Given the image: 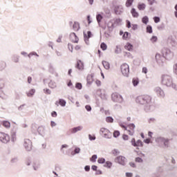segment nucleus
<instances>
[{"mask_svg":"<svg viewBox=\"0 0 177 177\" xmlns=\"http://www.w3.org/2000/svg\"><path fill=\"white\" fill-rule=\"evenodd\" d=\"M136 103L138 104H144L145 106V110L146 111H149L151 110V97L149 95H140L136 98Z\"/></svg>","mask_w":177,"mask_h":177,"instance_id":"nucleus-1","label":"nucleus"},{"mask_svg":"<svg viewBox=\"0 0 177 177\" xmlns=\"http://www.w3.org/2000/svg\"><path fill=\"white\" fill-rule=\"evenodd\" d=\"M161 84L169 88H172L174 91H177V86L174 81L172 77L169 75H162L161 77Z\"/></svg>","mask_w":177,"mask_h":177,"instance_id":"nucleus-2","label":"nucleus"},{"mask_svg":"<svg viewBox=\"0 0 177 177\" xmlns=\"http://www.w3.org/2000/svg\"><path fill=\"white\" fill-rule=\"evenodd\" d=\"M155 142L159 145V146H165V147H169V139L164 137H158L156 138Z\"/></svg>","mask_w":177,"mask_h":177,"instance_id":"nucleus-3","label":"nucleus"},{"mask_svg":"<svg viewBox=\"0 0 177 177\" xmlns=\"http://www.w3.org/2000/svg\"><path fill=\"white\" fill-rule=\"evenodd\" d=\"M100 133L104 139H111L113 138V133L107 128L102 127L100 130Z\"/></svg>","mask_w":177,"mask_h":177,"instance_id":"nucleus-4","label":"nucleus"},{"mask_svg":"<svg viewBox=\"0 0 177 177\" xmlns=\"http://www.w3.org/2000/svg\"><path fill=\"white\" fill-rule=\"evenodd\" d=\"M120 70L124 77H129V65H128V64L124 63L122 64L120 66Z\"/></svg>","mask_w":177,"mask_h":177,"instance_id":"nucleus-5","label":"nucleus"},{"mask_svg":"<svg viewBox=\"0 0 177 177\" xmlns=\"http://www.w3.org/2000/svg\"><path fill=\"white\" fill-rule=\"evenodd\" d=\"M111 99L113 102H115L116 103H122V102H124V98H122V95L118 94V93H112Z\"/></svg>","mask_w":177,"mask_h":177,"instance_id":"nucleus-6","label":"nucleus"},{"mask_svg":"<svg viewBox=\"0 0 177 177\" xmlns=\"http://www.w3.org/2000/svg\"><path fill=\"white\" fill-rule=\"evenodd\" d=\"M24 147L27 151H31L32 150V142L28 138L24 140Z\"/></svg>","mask_w":177,"mask_h":177,"instance_id":"nucleus-7","label":"nucleus"},{"mask_svg":"<svg viewBox=\"0 0 177 177\" xmlns=\"http://www.w3.org/2000/svg\"><path fill=\"white\" fill-rule=\"evenodd\" d=\"M131 146L136 147V149H139V147H143V142L140 140H138L137 141L135 138H132L131 140Z\"/></svg>","mask_w":177,"mask_h":177,"instance_id":"nucleus-8","label":"nucleus"},{"mask_svg":"<svg viewBox=\"0 0 177 177\" xmlns=\"http://www.w3.org/2000/svg\"><path fill=\"white\" fill-rule=\"evenodd\" d=\"M10 141V136L5 133H0V142L2 143H8Z\"/></svg>","mask_w":177,"mask_h":177,"instance_id":"nucleus-9","label":"nucleus"},{"mask_svg":"<svg viewBox=\"0 0 177 177\" xmlns=\"http://www.w3.org/2000/svg\"><path fill=\"white\" fill-rule=\"evenodd\" d=\"M154 92L156 93L158 96H159V97H165V93H164V90H162L161 87H155Z\"/></svg>","mask_w":177,"mask_h":177,"instance_id":"nucleus-10","label":"nucleus"},{"mask_svg":"<svg viewBox=\"0 0 177 177\" xmlns=\"http://www.w3.org/2000/svg\"><path fill=\"white\" fill-rule=\"evenodd\" d=\"M127 127L129 128V129L127 131L129 133V135H130V136H133V134L135 133V129L136 128V126L135 125V124L133 123H131L129 124Z\"/></svg>","mask_w":177,"mask_h":177,"instance_id":"nucleus-11","label":"nucleus"},{"mask_svg":"<svg viewBox=\"0 0 177 177\" xmlns=\"http://www.w3.org/2000/svg\"><path fill=\"white\" fill-rule=\"evenodd\" d=\"M115 161L120 165H125L127 162V158L122 156H119L115 159Z\"/></svg>","mask_w":177,"mask_h":177,"instance_id":"nucleus-12","label":"nucleus"},{"mask_svg":"<svg viewBox=\"0 0 177 177\" xmlns=\"http://www.w3.org/2000/svg\"><path fill=\"white\" fill-rule=\"evenodd\" d=\"M155 59L159 66H162V64H164V57L161 56V55L156 54Z\"/></svg>","mask_w":177,"mask_h":177,"instance_id":"nucleus-13","label":"nucleus"},{"mask_svg":"<svg viewBox=\"0 0 177 177\" xmlns=\"http://www.w3.org/2000/svg\"><path fill=\"white\" fill-rule=\"evenodd\" d=\"M115 13L116 15H122V13H124V7H122V6H116L115 7Z\"/></svg>","mask_w":177,"mask_h":177,"instance_id":"nucleus-14","label":"nucleus"},{"mask_svg":"<svg viewBox=\"0 0 177 177\" xmlns=\"http://www.w3.org/2000/svg\"><path fill=\"white\" fill-rule=\"evenodd\" d=\"M70 39L75 44H78V41H80V39H78V37H77V35H75L74 32L70 34Z\"/></svg>","mask_w":177,"mask_h":177,"instance_id":"nucleus-15","label":"nucleus"},{"mask_svg":"<svg viewBox=\"0 0 177 177\" xmlns=\"http://www.w3.org/2000/svg\"><path fill=\"white\" fill-rule=\"evenodd\" d=\"M32 167L35 171H38L41 167V162H39V161H35L33 162Z\"/></svg>","mask_w":177,"mask_h":177,"instance_id":"nucleus-16","label":"nucleus"},{"mask_svg":"<svg viewBox=\"0 0 177 177\" xmlns=\"http://www.w3.org/2000/svg\"><path fill=\"white\" fill-rule=\"evenodd\" d=\"M124 48L126 49V50L132 52V50H133V45H132V44H131V43L128 42L125 44Z\"/></svg>","mask_w":177,"mask_h":177,"instance_id":"nucleus-17","label":"nucleus"},{"mask_svg":"<svg viewBox=\"0 0 177 177\" xmlns=\"http://www.w3.org/2000/svg\"><path fill=\"white\" fill-rule=\"evenodd\" d=\"M48 86L52 89H55V88H57V83L55 80H50L48 83Z\"/></svg>","mask_w":177,"mask_h":177,"instance_id":"nucleus-18","label":"nucleus"},{"mask_svg":"<svg viewBox=\"0 0 177 177\" xmlns=\"http://www.w3.org/2000/svg\"><path fill=\"white\" fill-rule=\"evenodd\" d=\"M77 68L78 70H83L84 69V62L81 60H78L77 62Z\"/></svg>","mask_w":177,"mask_h":177,"instance_id":"nucleus-19","label":"nucleus"},{"mask_svg":"<svg viewBox=\"0 0 177 177\" xmlns=\"http://www.w3.org/2000/svg\"><path fill=\"white\" fill-rule=\"evenodd\" d=\"M93 82V75H88L87 76V84L88 85H92Z\"/></svg>","mask_w":177,"mask_h":177,"instance_id":"nucleus-20","label":"nucleus"},{"mask_svg":"<svg viewBox=\"0 0 177 177\" xmlns=\"http://www.w3.org/2000/svg\"><path fill=\"white\" fill-rule=\"evenodd\" d=\"M98 92H101V93L100 94V97H101V99H103L104 100H106V99H107V94L106 93V92H102V90H98Z\"/></svg>","mask_w":177,"mask_h":177,"instance_id":"nucleus-21","label":"nucleus"},{"mask_svg":"<svg viewBox=\"0 0 177 177\" xmlns=\"http://www.w3.org/2000/svg\"><path fill=\"white\" fill-rule=\"evenodd\" d=\"M102 63L105 70H109L110 68V62L107 61H102Z\"/></svg>","mask_w":177,"mask_h":177,"instance_id":"nucleus-22","label":"nucleus"},{"mask_svg":"<svg viewBox=\"0 0 177 177\" xmlns=\"http://www.w3.org/2000/svg\"><path fill=\"white\" fill-rule=\"evenodd\" d=\"M80 131H82V127L79 126L77 127H74L71 129L72 133H76V132H78Z\"/></svg>","mask_w":177,"mask_h":177,"instance_id":"nucleus-23","label":"nucleus"},{"mask_svg":"<svg viewBox=\"0 0 177 177\" xmlns=\"http://www.w3.org/2000/svg\"><path fill=\"white\" fill-rule=\"evenodd\" d=\"M96 20L98 24H100V23H102V20H103V15H102V14H97Z\"/></svg>","mask_w":177,"mask_h":177,"instance_id":"nucleus-24","label":"nucleus"},{"mask_svg":"<svg viewBox=\"0 0 177 177\" xmlns=\"http://www.w3.org/2000/svg\"><path fill=\"white\" fill-rule=\"evenodd\" d=\"M131 13L133 17H139V13L138 12H136V10L135 8L131 9Z\"/></svg>","mask_w":177,"mask_h":177,"instance_id":"nucleus-25","label":"nucleus"},{"mask_svg":"<svg viewBox=\"0 0 177 177\" xmlns=\"http://www.w3.org/2000/svg\"><path fill=\"white\" fill-rule=\"evenodd\" d=\"M34 93H35V89L32 88L30 91H29L26 93V95H27V96H28V97H31L34 96Z\"/></svg>","mask_w":177,"mask_h":177,"instance_id":"nucleus-26","label":"nucleus"},{"mask_svg":"<svg viewBox=\"0 0 177 177\" xmlns=\"http://www.w3.org/2000/svg\"><path fill=\"white\" fill-rule=\"evenodd\" d=\"M73 29L74 31H78V30H80V24L78 22H74Z\"/></svg>","mask_w":177,"mask_h":177,"instance_id":"nucleus-27","label":"nucleus"},{"mask_svg":"<svg viewBox=\"0 0 177 177\" xmlns=\"http://www.w3.org/2000/svg\"><path fill=\"white\" fill-rule=\"evenodd\" d=\"M107 27L109 31H113V29L114 28V24H113V21H110L107 24Z\"/></svg>","mask_w":177,"mask_h":177,"instance_id":"nucleus-28","label":"nucleus"},{"mask_svg":"<svg viewBox=\"0 0 177 177\" xmlns=\"http://www.w3.org/2000/svg\"><path fill=\"white\" fill-rule=\"evenodd\" d=\"M138 9L139 10H145V9H146V4L145 3H139L138 6Z\"/></svg>","mask_w":177,"mask_h":177,"instance_id":"nucleus-29","label":"nucleus"},{"mask_svg":"<svg viewBox=\"0 0 177 177\" xmlns=\"http://www.w3.org/2000/svg\"><path fill=\"white\" fill-rule=\"evenodd\" d=\"M106 168H111L113 167V162L110 161H106L104 165Z\"/></svg>","mask_w":177,"mask_h":177,"instance_id":"nucleus-30","label":"nucleus"},{"mask_svg":"<svg viewBox=\"0 0 177 177\" xmlns=\"http://www.w3.org/2000/svg\"><path fill=\"white\" fill-rule=\"evenodd\" d=\"M142 22L143 23V24L147 25V23H149V17L145 16L144 17H142Z\"/></svg>","mask_w":177,"mask_h":177,"instance_id":"nucleus-31","label":"nucleus"},{"mask_svg":"<svg viewBox=\"0 0 177 177\" xmlns=\"http://www.w3.org/2000/svg\"><path fill=\"white\" fill-rule=\"evenodd\" d=\"M66 100H63V99H59V104H60V106H62V107H66Z\"/></svg>","mask_w":177,"mask_h":177,"instance_id":"nucleus-32","label":"nucleus"},{"mask_svg":"<svg viewBox=\"0 0 177 177\" xmlns=\"http://www.w3.org/2000/svg\"><path fill=\"white\" fill-rule=\"evenodd\" d=\"M11 138L12 139V142H16V139H17V137H16V131H12L11 132Z\"/></svg>","mask_w":177,"mask_h":177,"instance_id":"nucleus-33","label":"nucleus"},{"mask_svg":"<svg viewBox=\"0 0 177 177\" xmlns=\"http://www.w3.org/2000/svg\"><path fill=\"white\" fill-rule=\"evenodd\" d=\"M133 3V0H127V1H126L127 8H129V7L132 6Z\"/></svg>","mask_w":177,"mask_h":177,"instance_id":"nucleus-34","label":"nucleus"},{"mask_svg":"<svg viewBox=\"0 0 177 177\" xmlns=\"http://www.w3.org/2000/svg\"><path fill=\"white\" fill-rule=\"evenodd\" d=\"M158 38L157 37V36H152L150 39V41L152 44H156V42H157Z\"/></svg>","mask_w":177,"mask_h":177,"instance_id":"nucleus-35","label":"nucleus"},{"mask_svg":"<svg viewBox=\"0 0 177 177\" xmlns=\"http://www.w3.org/2000/svg\"><path fill=\"white\" fill-rule=\"evenodd\" d=\"M132 84L133 86H138L139 85V79H133Z\"/></svg>","mask_w":177,"mask_h":177,"instance_id":"nucleus-36","label":"nucleus"},{"mask_svg":"<svg viewBox=\"0 0 177 177\" xmlns=\"http://www.w3.org/2000/svg\"><path fill=\"white\" fill-rule=\"evenodd\" d=\"M3 125L5 127V128H10V122L8 121H4L3 122Z\"/></svg>","mask_w":177,"mask_h":177,"instance_id":"nucleus-37","label":"nucleus"},{"mask_svg":"<svg viewBox=\"0 0 177 177\" xmlns=\"http://www.w3.org/2000/svg\"><path fill=\"white\" fill-rule=\"evenodd\" d=\"M124 56L125 57H129V59H133V56L132 55V54H131V53H124Z\"/></svg>","mask_w":177,"mask_h":177,"instance_id":"nucleus-38","label":"nucleus"},{"mask_svg":"<svg viewBox=\"0 0 177 177\" xmlns=\"http://www.w3.org/2000/svg\"><path fill=\"white\" fill-rule=\"evenodd\" d=\"M111 153L113 154V156H118V154H120V151H118V149H113L111 151Z\"/></svg>","mask_w":177,"mask_h":177,"instance_id":"nucleus-39","label":"nucleus"},{"mask_svg":"<svg viewBox=\"0 0 177 177\" xmlns=\"http://www.w3.org/2000/svg\"><path fill=\"white\" fill-rule=\"evenodd\" d=\"M147 32H149V34H151L153 32V28H151V26H147Z\"/></svg>","mask_w":177,"mask_h":177,"instance_id":"nucleus-40","label":"nucleus"},{"mask_svg":"<svg viewBox=\"0 0 177 177\" xmlns=\"http://www.w3.org/2000/svg\"><path fill=\"white\" fill-rule=\"evenodd\" d=\"M97 162L99 164H104V162H106V159H104L103 158H99L97 160Z\"/></svg>","mask_w":177,"mask_h":177,"instance_id":"nucleus-41","label":"nucleus"},{"mask_svg":"<svg viewBox=\"0 0 177 177\" xmlns=\"http://www.w3.org/2000/svg\"><path fill=\"white\" fill-rule=\"evenodd\" d=\"M97 156L93 155V156L91 158L90 160L91 161V162H96V160H97Z\"/></svg>","mask_w":177,"mask_h":177,"instance_id":"nucleus-42","label":"nucleus"},{"mask_svg":"<svg viewBox=\"0 0 177 177\" xmlns=\"http://www.w3.org/2000/svg\"><path fill=\"white\" fill-rule=\"evenodd\" d=\"M100 47L102 50H106L107 49V45L104 43H102Z\"/></svg>","mask_w":177,"mask_h":177,"instance_id":"nucleus-43","label":"nucleus"},{"mask_svg":"<svg viewBox=\"0 0 177 177\" xmlns=\"http://www.w3.org/2000/svg\"><path fill=\"white\" fill-rule=\"evenodd\" d=\"M106 122H111H111H113L114 119H113L110 116H108V117L106 118Z\"/></svg>","mask_w":177,"mask_h":177,"instance_id":"nucleus-44","label":"nucleus"},{"mask_svg":"<svg viewBox=\"0 0 177 177\" xmlns=\"http://www.w3.org/2000/svg\"><path fill=\"white\" fill-rule=\"evenodd\" d=\"M121 52V48L118 46H116V48L115 50V53L118 55Z\"/></svg>","mask_w":177,"mask_h":177,"instance_id":"nucleus-45","label":"nucleus"},{"mask_svg":"<svg viewBox=\"0 0 177 177\" xmlns=\"http://www.w3.org/2000/svg\"><path fill=\"white\" fill-rule=\"evenodd\" d=\"M75 88H76V89H82V84L76 83Z\"/></svg>","mask_w":177,"mask_h":177,"instance_id":"nucleus-46","label":"nucleus"},{"mask_svg":"<svg viewBox=\"0 0 177 177\" xmlns=\"http://www.w3.org/2000/svg\"><path fill=\"white\" fill-rule=\"evenodd\" d=\"M44 92L46 93V95H50V93H52V91H50L49 88H44Z\"/></svg>","mask_w":177,"mask_h":177,"instance_id":"nucleus-47","label":"nucleus"},{"mask_svg":"<svg viewBox=\"0 0 177 177\" xmlns=\"http://www.w3.org/2000/svg\"><path fill=\"white\" fill-rule=\"evenodd\" d=\"M74 151H75V154H80V152L81 151V149L80 147H75Z\"/></svg>","mask_w":177,"mask_h":177,"instance_id":"nucleus-48","label":"nucleus"},{"mask_svg":"<svg viewBox=\"0 0 177 177\" xmlns=\"http://www.w3.org/2000/svg\"><path fill=\"white\" fill-rule=\"evenodd\" d=\"M120 136V131H115L113 132V137L114 138H118Z\"/></svg>","mask_w":177,"mask_h":177,"instance_id":"nucleus-49","label":"nucleus"},{"mask_svg":"<svg viewBox=\"0 0 177 177\" xmlns=\"http://www.w3.org/2000/svg\"><path fill=\"white\" fill-rule=\"evenodd\" d=\"M129 37V33L128 32H125L123 35V39H127Z\"/></svg>","mask_w":177,"mask_h":177,"instance_id":"nucleus-50","label":"nucleus"},{"mask_svg":"<svg viewBox=\"0 0 177 177\" xmlns=\"http://www.w3.org/2000/svg\"><path fill=\"white\" fill-rule=\"evenodd\" d=\"M28 57H31V56H37V57H38V56H39V55H38V54H37V53L33 52V53H30L29 55H28Z\"/></svg>","mask_w":177,"mask_h":177,"instance_id":"nucleus-51","label":"nucleus"},{"mask_svg":"<svg viewBox=\"0 0 177 177\" xmlns=\"http://www.w3.org/2000/svg\"><path fill=\"white\" fill-rule=\"evenodd\" d=\"M153 21H155V23H160V17H153Z\"/></svg>","mask_w":177,"mask_h":177,"instance_id":"nucleus-52","label":"nucleus"},{"mask_svg":"<svg viewBox=\"0 0 177 177\" xmlns=\"http://www.w3.org/2000/svg\"><path fill=\"white\" fill-rule=\"evenodd\" d=\"M85 109L87 111H92V107L90 105H86Z\"/></svg>","mask_w":177,"mask_h":177,"instance_id":"nucleus-53","label":"nucleus"},{"mask_svg":"<svg viewBox=\"0 0 177 177\" xmlns=\"http://www.w3.org/2000/svg\"><path fill=\"white\" fill-rule=\"evenodd\" d=\"M88 139H89V140H95L96 139V137H95V136H92V135L89 134Z\"/></svg>","mask_w":177,"mask_h":177,"instance_id":"nucleus-54","label":"nucleus"},{"mask_svg":"<svg viewBox=\"0 0 177 177\" xmlns=\"http://www.w3.org/2000/svg\"><path fill=\"white\" fill-rule=\"evenodd\" d=\"M91 36H92V33L91 32V31L87 32V36L86 35L84 34V37H86V38H91Z\"/></svg>","mask_w":177,"mask_h":177,"instance_id":"nucleus-55","label":"nucleus"},{"mask_svg":"<svg viewBox=\"0 0 177 177\" xmlns=\"http://www.w3.org/2000/svg\"><path fill=\"white\" fill-rule=\"evenodd\" d=\"M136 162H143V159L139 157L136 158Z\"/></svg>","mask_w":177,"mask_h":177,"instance_id":"nucleus-56","label":"nucleus"},{"mask_svg":"<svg viewBox=\"0 0 177 177\" xmlns=\"http://www.w3.org/2000/svg\"><path fill=\"white\" fill-rule=\"evenodd\" d=\"M68 48L69 49L70 52H73V44H68Z\"/></svg>","mask_w":177,"mask_h":177,"instance_id":"nucleus-57","label":"nucleus"},{"mask_svg":"<svg viewBox=\"0 0 177 177\" xmlns=\"http://www.w3.org/2000/svg\"><path fill=\"white\" fill-rule=\"evenodd\" d=\"M148 71L149 70L146 67L142 68V73H143L144 74H147Z\"/></svg>","mask_w":177,"mask_h":177,"instance_id":"nucleus-58","label":"nucleus"},{"mask_svg":"<svg viewBox=\"0 0 177 177\" xmlns=\"http://www.w3.org/2000/svg\"><path fill=\"white\" fill-rule=\"evenodd\" d=\"M174 73L177 75V64L174 65Z\"/></svg>","mask_w":177,"mask_h":177,"instance_id":"nucleus-59","label":"nucleus"},{"mask_svg":"<svg viewBox=\"0 0 177 177\" xmlns=\"http://www.w3.org/2000/svg\"><path fill=\"white\" fill-rule=\"evenodd\" d=\"M132 30H133L134 31L138 30V24H132Z\"/></svg>","mask_w":177,"mask_h":177,"instance_id":"nucleus-60","label":"nucleus"},{"mask_svg":"<svg viewBox=\"0 0 177 177\" xmlns=\"http://www.w3.org/2000/svg\"><path fill=\"white\" fill-rule=\"evenodd\" d=\"M63 38V35H59V37L57 39V42L60 43L62 42V39Z\"/></svg>","mask_w":177,"mask_h":177,"instance_id":"nucleus-61","label":"nucleus"},{"mask_svg":"<svg viewBox=\"0 0 177 177\" xmlns=\"http://www.w3.org/2000/svg\"><path fill=\"white\" fill-rule=\"evenodd\" d=\"M148 2L150 5H153V3H156V0H148Z\"/></svg>","mask_w":177,"mask_h":177,"instance_id":"nucleus-62","label":"nucleus"},{"mask_svg":"<svg viewBox=\"0 0 177 177\" xmlns=\"http://www.w3.org/2000/svg\"><path fill=\"white\" fill-rule=\"evenodd\" d=\"M126 176L127 177H132V176H133V174H132L131 172H127L126 173Z\"/></svg>","mask_w":177,"mask_h":177,"instance_id":"nucleus-63","label":"nucleus"},{"mask_svg":"<svg viewBox=\"0 0 177 177\" xmlns=\"http://www.w3.org/2000/svg\"><path fill=\"white\" fill-rule=\"evenodd\" d=\"M13 60L15 63H19V56L14 57Z\"/></svg>","mask_w":177,"mask_h":177,"instance_id":"nucleus-64","label":"nucleus"}]
</instances>
